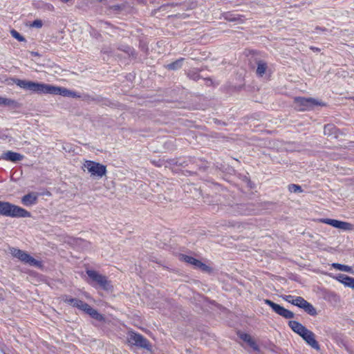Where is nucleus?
<instances>
[{
  "label": "nucleus",
  "instance_id": "f257e3e1",
  "mask_svg": "<svg viewBox=\"0 0 354 354\" xmlns=\"http://www.w3.org/2000/svg\"><path fill=\"white\" fill-rule=\"evenodd\" d=\"M15 84L19 87L30 91L38 94H53L64 97H80L75 92L64 87L56 86L45 83L35 82L32 81L16 79Z\"/></svg>",
  "mask_w": 354,
  "mask_h": 354
},
{
  "label": "nucleus",
  "instance_id": "f03ea898",
  "mask_svg": "<svg viewBox=\"0 0 354 354\" xmlns=\"http://www.w3.org/2000/svg\"><path fill=\"white\" fill-rule=\"evenodd\" d=\"M0 214L17 218H26L31 216L30 213L25 209L4 201H0Z\"/></svg>",
  "mask_w": 354,
  "mask_h": 354
},
{
  "label": "nucleus",
  "instance_id": "7ed1b4c3",
  "mask_svg": "<svg viewBox=\"0 0 354 354\" xmlns=\"http://www.w3.org/2000/svg\"><path fill=\"white\" fill-rule=\"evenodd\" d=\"M282 298L287 302L304 309L308 314L312 316L317 315L314 306L301 297H294L292 295H284Z\"/></svg>",
  "mask_w": 354,
  "mask_h": 354
},
{
  "label": "nucleus",
  "instance_id": "20e7f679",
  "mask_svg": "<svg viewBox=\"0 0 354 354\" xmlns=\"http://www.w3.org/2000/svg\"><path fill=\"white\" fill-rule=\"evenodd\" d=\"M83 169H86L91 176L101 178L106 174V167L99 162L92 160H86L82 167Z\"/></svg>",
  "mask_w": 354,
  "mask_h": 354
},
{
  "label": "nucleus",
  "instance_id": "39448f33",
  "mask_svg": "<svg viewBox=\"0 0 354 354\" xmlns=\"http://www.w3.org/2000/svg\"><path fill=\"white\" fill-rule=\"evenodd\" d=\"M295 108L299 111H304L312 109L314 106L317 105L323 106L322 102H319L312 97H297L294 99Z\"/></svg>",
  "mask_w": 354,
  "mask_h": 354
},
{
  "label": "nucleus",
  "instance_id": "423d86ee",
  "mask_svg": "<svg viewBox=\"0 0 354 354\" xmlns=\"http://www.w3.org/2000/svg\"><path fill=\"white\" fill-rule=\"evenodd\" d=\"M10 254L15 258H17L21 261L28 264L30 266L39 267L41 265V262L34 259L29 254L21 250L10 248Z\"/></svg>",
  "mask_w": 354,
  "mask_h": 354
},
{
  "label": "nucleus",
  "instance_id": "0eeeda50",
  "mask_svg": "<svg viewBox=\"0 0 354 354\" xmlns=\"http://www.w3.org/2000/svg\"><path fill=\"white\" fill-rule=\"evenodd\" d=\"M127 342L131 344L140 348L149 349L150 344L149 341L142 335L134 332H129L127 336Z\"/></svg>",
  "mask_w": 354,
  "mask_h": 354
},
{
  "label": "nucleus",
  "instance_id": "6e6552de",
  "mask_svg": "<svg viewBox=\"0 0 354 354\" xmlns=\"http://www.w3.org/2000/svg\"><path fill=\"white\" fill-rule=\"evenodd\" d=\"M264 302L266 304L268 305L277 314L286 319H291L295 316V314L292 311L286 309L283 306L275 304L270 299H265Z\"/></svg>",
  "mask_w": 354,
  "mask_h": 354
},
{
  "label": "nucleus",
  "instance_id": "1a4fd4ad",
  "mask_svg": "<svg viewBox=\"0 0 354 354\" xmlns=\"http://www.w3.org/2000/svg\"><path fill=\"white\" fill-rule=\"evenodd\" d=\"M320 221L323 223L330 225L335 228L350 231L353 229L351 223L331 218H322Z\"/></svg>",
  "mask_w": 354,
  "mask_h": 354
},
{
  "label": "nucleus",
  "instance_id": "9d476101",
  "mask_svg": "<svg viewBox=\"0 0 354 354\" xmlns=\"http://www.w3.org/2000/svg\"><path fill=\"white\" fill-rule=\"evenodd\" d=\"M86 274L92 281L96 282L104 289H108L109 282L105 276L92 270H86Z\"/></svg>",
  "mask_w": 354,
  "mask_h": 354
},
{
  "label": "nucleus",
  "instance_id": "9b49d317",
  "mask_svg": "<svg viewBox=\"0 0 354 354\" xmlns=\"http://www.w3.org/2000/svg\"><path fill=\"white\" fill-rule=\"evenodd\" d=\"M300 336L312 348H313L314 349H315L317 351L319 350V348H320L318 342L315 339V334L312 331H310V330L307 329Z\"/></svg>",
  "mask_w": 354,
  "mask_h": 354
},
{
  "label": "nucleus",
  "instance_id": "f8f14e48",
  "mask_svg": "<svg viewBox=\"0 0 354 354\" xmlns=\"http://www.w3.org/2000/svg\"><path fill=\"white\" fill-rule=\"evenodd\" d=\"M24 158V155L17 152H14L12 151H7L3 153L1 155H0V160H4L12 162H19L22 160Z\"/></svg>",
  "mask_w": 354,
  "mask_h": 354
},
{
  "label": "nucleus",
  "instance_id": "ddd939ff",
  "mask_svg": "<svg viewBox=\"0 0 354 354\" xmlns=\"http://www.w3.org/2000/svg\"><path fill=\"white\" fill-rule=\"evenodd\" d=\"M181 259L189 264L193 265L195 268H200L203 271H207L209 269L207 266L192 257L182 255Z\"/></svg>",
  "mask_w": 354,
  "mask_h": 354
},
{
  "label": "nucleus",
  "instance_id": "4468645a",
  "mask_svg": "<svg viewBox=\"0 0 354 354\" xmlns=\"http://www.w3.org/2000/svg\"><path fill=\"white\" fill-rule=\"evenodd\" d=\"M85 312L86 314L90 315L93 319L97 320L99 322H104L105 317L103 315L98 313V311L91 306H90L88 304L86 303L84 308L82 310Z\"/></svg>",
  "mask_w": 354,
  "mask_h": 354
},
{
  "label": "nucleus",
  "instance_id": "2eb2a0df",
  "mask_svg": "<svg viewBox=\"0 0 354 354\" xmlns=\"http://www.w3.org/2000/svg\"><path fill=\"white\" fill-rule=\"evenodd\" d=\"M38 196L37 193L30 192L21 198V203L26 206L35 205L37 203Z\"/></svg>",
  "mask_w": 354,
  "mask_h": 354
},
{
  "label": "nucleus",
  "instance_id": "dca6fc26",
  "mask_svg": "<svg viewBox=\"0 0 354 354\" xmlns=\"http://www.w3.org/2000/svg\"><path fill=\"white\" fill-rule=\"evenodd\" d=\"M336 279L345 286L349 287L354 290V278L344 274H339L336 277Z\"/></svg>",
  "mask_w": 354,
  "mask_h": 354
},
{
  "label": "nucleus",
  "instance_id": "f3484780",
  "mask_svg": "<svg viewBox=\"0 0 354 354\" xmlns=\"http://www.w3.org/2000/svg\"><path fill=\"white\" fill-rule=\"evenodd\" d=\"M288 326L291 329L299 335H301L308 328L297 321H290Z\"/></svg>",
  "mask_w": 354,
  "mask_h": 354
},
{
  "label": "nucleus",
  "instance_id": "a211bd4d",
  "mask_svg": "<svg viewBox=\"0 0 354 354\" xmlns=\"http://www.w3.org/2000/svg\"><path fill=\"white\" fill-rule=\"evenodd\" d=\"M239 337L243 341L247 342L254 350H258V346L250 335L247 333H241Z\"/></svg>",
  "mask_w": 354,
  "mask_h": 354
},
{
  "label": "nucleus",
  "instance_id": "6ab92c4d",
  "mask_svg": "<svg viewBox=\"0 0 354 354\" xmlns=\"http://www.w3.org/2000/svg\"><path fill=\"white\" fill-rule=\"evenodd\" d=\"M266 69H267L266 63L264 62L263 61H259L257 63V68L256 71L257 74L259 76L262 77L265 74Z\"/></svg>",
  "mask_w": 354,
  "mask_h": 354
},
{
  "label": "nucleus",
  "instance_id": "aec40b11",
  "mask_svg": "<svg viewBox=\"0 0 354 354\" xmlns=\"http://www.w3.org/2000/svg\"><path fill=\"white\" fill-rule=\"evenodd\" d=\"M17 102L12 99L0 97V105L16 106Z\"/></svg>",
  "mask_w": 354,
  "mask_h": 354
},
{
  "label": "nucleus",
  "instance_id": "412c9836",
  "mask_svg": "<svg viewBox=\"0 0 354 354\" xmlns=\"http://www.w3.org/2000/svg\"><path fill=\"white\" fill-rule=\"evenodd\" d=\"M183 60V58L178 59L176 61L168 64L167 68L169 70H177L181 68Z\"/></svg>",
  "mask_w": 354,
  "mask_h": 354
},
{
  "label": "nucleus",
  "instance_id": "4be33fe9",
  "mask_svg": "<svg viewBox=\"0 0 354 354\" xmlns=\"http://www.w3.org/2000/svg\"><path fill=\"white\" fill-rule=\"evenodd\" d=\"M332 266L334 268H335L338 270H340V271H344V272H351L352 271L351 267L346 266V265L334 263L332 264Z\"/></svg>",
  "mask_w": 354,
  "mask_h": 354
},
{
  "label": "nucleus",
  "instance_id": "5701e85b",
  "mask_svg": "<svg viewBox=\"0 0 354 354\" xmlns=\"http://www.w3.org/2000/svg\"><path fill=\"white\" fill-rule=\"evenodd\" d=\"M233 208L234 209V210H232L234 213H238L239 214H250V212L246 210L245 207L243 205H236V206Z\"/></svg>",
  "mask_w": 354,
  "mask_h": 354
},
{
  "label": "nucleus",
  "instance_id": "b1692460",
  "mask_svg": "<svg viewBox=\"0 0 354 354\" xmlns=\"http://www.w3.org/2000/svg\"><path fill=\"white\" fill-rule=\"evenodd\" d=\"M288 190L290 192H294V193H297V192L301 193L303 192L301 187L300 185H295V184H290L288 186Z\"/></svg>",
  "mask_w": 354,
  "mask_h": 354
},
{
  "label": "nucleus",
  "instance_id": "393cba45",
  "mask_svg": "<svg viewBox=\"0 0 354 354\" xmlns=\"http://www.w3.org/2000/svg\"><path fill=\"white\" fill-rule=\"evenodd\" d=\"M85 304H86L85 302L82 301V300L75 298L72 306L74 307H76L78 309L82 310Z\"/></svg>",
  "mask_w": 354,
  "mask_h": 354
},
{
  "label": "nucleus",
  "instance_id": "a878e982",
  "mask_svg": "<svg viewBox=\"0 0 354 354\" xmlns=\"http://www.w3.org/2000/svg\"><path fill=\"white\" fill-rule=\"evenodd\" d=\"M10 34L14 38L19 41H24L26 40L25 38L15 30H12L10 31Z\"/></svg>",
  "mask_w": 354,
  "mask_h": 354
},
{
  "label": "nucleus",
  "instance_id": "bb28decb",
  "mask_svg": "<svg viewBox=\"0 0 354 354\" xmlns=\"http://www.w3.org/2000/svg\"><path fill=\"white\" fill-rule=\"evenodd\" d=\"M120 49L125 52L129 56H133L134 50L131 47L126 46Z\"/></svg>",
  "mask_w": 354,
  "mask_h": 354
},
{
  "label": "nucleus",
  "instance_id": "cd10ccee",
  "mask_svg": "<svg viewBox=\"0 0 354 354\" xmlns=\"http://www.w3.org/2000/svg\"><path fill=\"white\" fill-rule=\"evenodd\" d=\"M335 129V127L332 124H327L324 127V133L325 134H330V132Z\"/></svg>",
  "mask_w": 354,
  "mask_h": 354
},
{
  "label": "nucleus",
  "instance_id": "c85d7f7f",
  "mask_svg": "<svg viewBox=\"0 0 354 354\" xmlns=\"http://www.w3.org/2000/svg\"><path fill=\"white\" fill-rule=\"evenodd\" d=\"M42 25H43V23H42L41 20H39V19L35 20L32 24V27H35V28H41Z\"/></svg>",
  "mask_w": 354,
  "mask_h": 354
},
{
  "label": "nucleus",
  "instance_id": "c756f323",
  "mask_svg": "<svg viewBox=\"0 0 354 354\" xmlns=\"http://www.w3.org/2000/svg\"><path fill=\"white\" fill-rule=\"evenodd\" d=\"M75 298H71V297H68V296H64V298H63V300L64 302L70 304V305H73V302L74 301Z\"/></svg>",
  "mask_w": 354,
  "mask_h": 354
},
{
  "label": "nucleus",
  "instance_id": "7c9ffc66",
  "mask_svg": "<svg viewBox=\"0 0 354 354\" xmlns=\"http://www.w3.org/2000/svg\"><path fill=\"white\" fill-rule=\"evenodd\" d=\"M189 75L194 80H198L199 79V74L198 73H193V74H189Z\"/></svg>",
  "mask_w": 354,
  "mask_h": 354
},
{
  "label": "nucleus",
  "instance_id": "2f4dec72",
  "mask_svg": "<svg viewBox=\"0 0 354 354\" xmlns=\"http://www.w3.org/2000/svg\"><path fill=\"white\" fill-rule=\"evenodd\" d=\"M310 49L315 52H319L320 50L319 48L313 46H311Z\"/></svg>",
  "mask_w": 354,
  "mask_h": 354
}]
</instances>
